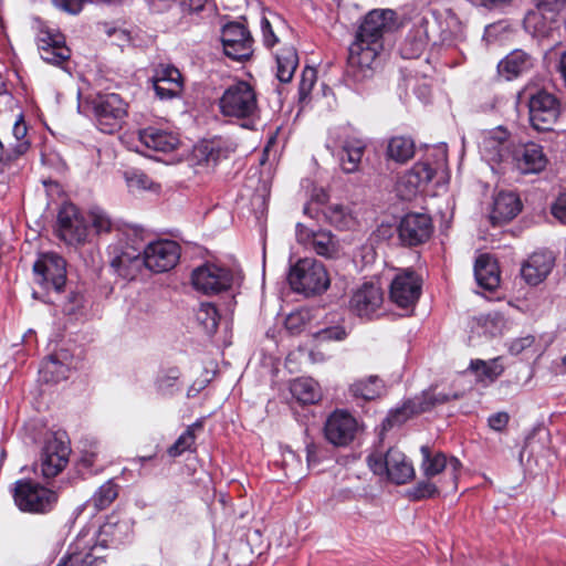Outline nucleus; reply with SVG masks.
<instances>
[{
	"label": "nucleus",
	"mask_w": 566,
	"mask_h": 566,
	"mask_svg": "<svg viewBox=\"0 0 566 566\" xmlns=\"http://www.w3.org/2000/svg\"><path fill=\"white\" fill-rule=\"evenodd\" d=\"M358 430L357 420L345 410H335L325 422L326 439L336 447H346L354 439Z\"/></svg>",
	"instance_id": "obj_19"
},
{
	"label": "nucleus",
	"mask_w": 566,
	"mask_h": 566,
	"mask_svg": "<svg viewBox=\"0 0 566 566\" xmlns=\"http://www.w3.org/2000/svg\"><path fill=\"white\" fill-rule=\"evenodd\" d=\"M12 134L15 138V143L12 144L11 148L8 150L7 160L17 159L24 155L30 148V142L27 139L28 126L22 114L19 115L14 123Z\"/></svg>",
	"instance_id": "obj_41"
},
{
	"label": "nucleus",
	"mask_w": 566,
	"mask_h": 566,
	"mask_svg": "<svg viewBox=\"0 0 566 566\" xmlns=\"http://www.w3.org/2000/svg\"><path fill=\"white\" fill-rule=\"evenodd\" d=\"M221 41L228 57L242 62L252 56L253 39L243 24L239 22L226 24L222 29Z\"/></svg>",
	"instance_id": "obj_14"
},
{
	"label": "nucleus",
	"mask_w": 566,
	"mask_h": 566,
	"mask_svg": "<svg viewBox=\"0 0 566 566\" xmlns=\"http://www.w3.org/2000/svg\"><path fill=\"white\" fill-rule=\"evenodd\" d=\"M90 228L86 219L76 206L63 205L57 214V232L61 240L67 244H78L86 241Z\"/></svg>",
	"instance_id": "obj_15"
},
{
	"label": "nucleus",
	"mask_w": 566,
	"mask_h": 566,
	"mask_svg": "<svg viewBox=\"0 0 566 566\" xmlns=\"http://www.w3.org/2000/svg\"><path fill=\"white\" fill-rule=\"evenodd\" d=\"M317 80V72L312 66H305L298 84V101L304 103L310 96Z\"/></svg>",
	"instance_id": "obj_52"
},
{
	"label": "nucleus",
	"mask_w": 566,
	"mask_h": 566,
	"mask_svg": "<svg viewBox=\"0 0 566 566\" xmlns=\"http://www.w3.org/2000/svg\"><path fill=\"white\" fill-rule=\"evenodd\" d=\"M70 447L57 437L48 439L41 454V472L44 478H54L67 464Z\"/></svg>",
	"instance_id": "obj_23"
},
{
	"label": "nucleus",
	"mask_w": 566,
	"mask_h": 566,
	"mask_svg": "<svg viewBox=\"0 0 566 566\" xmlns=\"http://www.w3.org/2000/svg\"><path fill=\"white\" fill-rule=\"evenodd\" d=\"M210 0H180V8L185 14H197L205 10Z\"/></svg>",
	"instance_id": "obj_60"
},
{
	"label": "nucleus",
	"mask_w": 566,
	"mask_h": 566,
	"mask_svg": "<svg viewBox=\"0 0 566 566\" xmlns=\"http://www.w3.org/2000/svg\"><path fill=\"white\" fill-rule=\"evenodd\" d=\"M535 343L533 335H526L520 338H515L510 343L509 350L512 355H520L523 352L530 349Z\"/></svg>",
	"instance_id": "obj_56"
},
{
	"label": "nucleus",
	"mask_w": 566,
	"mask_h": 566,
	"mask_svg": "<svg viewBox=\"0 0 566 566\" xmlns=\"http://www.w3.org/2000/svg\"><path fill=\"white\" fill-rule=\"evenodd\" d=\"M533 57L523 50H514L499 63V71L507 80L517 77L533 66Z\"/></svg>",
	"instance_id": "obj_36"
},
{
	"label": "nucleus",
	"mask_w": 566,
	"mask_h": 566,
	"mask_svg": "<svg viewBox=\"0 0 566 566\" xmlns=\"http://www.w3.org/2000/svg\"><path fill=\"white\" fill-rule=\"evenodd\" d=\"M474 275L478 284L485 290H495L500 284L496 261L490 254H481L475 260Z\"/></svg>",
	"instance_id": "obj_35"
},
{
	"label": "nucleus",
	"mask_w": 566,
	"mask_h": 566,
	"mask_svg": "<svg viewBox=\"0 0 566 566\" xmlns=\"http://www.w3.org/2000/svg\"><path fill=\"white\" fill-rule=\"evenodd\" d=\"M551 212L560 223L566 224V191L559 193L553 202Z\"/></svg>",
	"instance_id": "obj_57"
},
{
	"label": "nucleus",
	"mask_w": 566,
	"mask_h": 566,
	"mask_svg": "<svg viewBox=\"0 0 566 566\" xmlns=\"http://www.w3.org/2000/svg\"><path fill=\"white\" fill-rule=\"evenodd\" d=\"M433 231L432 220L426 213L411 212L403 216L398 226L402 244L416 247L424 243Z\"/></svg>",
	"instance_id": "obj_18"
},
{
	"label": "nucleus",
	"mask_w": 566,
	"mask_h": 566,
	"mask_svg": "<svg viewBox=\"0 0 566 566\" xmlns=\"http://www.w3.org/2000/svg\"><path fill=\"white\" fill-rule=\"evenodd\" d=\"M99 455L101 451L98 446L94 443L90 447L88 450L83 451L80 463L83 465V468L96 473L103 465L99 463Z\"/></svg>",
	"instance_id": "obj_54"
},
{
	"label": "nucleus",
	"mask_w": 566,
	"mask_h": 566,
	"mask_svg": "<svg viewBox=\"0 0 566 566\" xmlns=\"http://www.w3.org/2000/svg\"><path fill=\"white\" fill-rule=\"evenodd\" d=\"M184 82L179 70L172 65H161L154 76V91L160 99H171L180 95Z\"/></svg>",
	"instance_id": "obj_29"
},
{
	"label": "nucleus",
	"mask_w": 566,
	"mask_h": 566,
	"mask_svg": "<svg viewBox=\"0 0 566 566\" xmlns=\"http://www.w3.org/2000/svg\"><path fill=\"white\" fill-rule=\"evenodd\" d=\"M220 113L226 117L251 118L258 113L254 88L245 81L229 85L219 98Z\"/></svg>",
	"instance_id": "obj_5"
},
{
	"label": "nucleus",
	"mask_w": 566,
	"mask_h": 566,
	"mask_svg": "<svg viewBox=\"0 0 566 566\" xmlns=\"http://www.w3.org/2000/svg\"><path fill=\"white\" fill-rule=\"evenodd\" d=\"M138 140L151 151L171 153L180 145L179 135L168 128L148 126L138 130Z\"/></svg>",
	"instance_id": "obj_25"
},
{
	"label": "nucleus",
	"mask_w": 566,
	"mask_h": 566,
	"mask_svg": "<svg viewBox=\"0 0 566 566\" xmlns=\"http://www.w3.org/2000/svg\"><path fill=\"white\" fill-rule=\"evenodd\" d=\"M180 258V247L172 240H158L150 242L144 249V265L156 273L171 270Z\"/></svg>",
	"instance_id": "obj_13"
},
{
	"label": "nucleus",
	"mask_w": 566,
	"mask_h": 566,
	"mask_svg": "<svg viewBox=\"0 0 566 566\" xmlns=\"http://www.w3.org/2000/svg\"><path fill=\"white\" fill-rule=\"evenodd\" d=\"M428 25L429 19L426 15L413 18L412 28L400 46L403 59H418L426 51L429 43Z\"/></svg>",
	"instance_id": "obj_26"
},
{
	"label": "nucleus",
	"mask_w": 566,
	"mask_h": 566,
	"mask_svg": "<svg viewBox=\"0 0 566 566\" xmlns=\"http://www.w3.org/2000/svg\"><path fill=\"white\" fill-rule=\"evenodd\" d=\"M318 336L321 339L326 340H343L347 333L343 326H333L319 331Z\"/></svg>",
	"instance_id": "obj_61"
},
{
	"label": "nucleus",
	"mask_w": 566,
	"mask_h": 566,
	"mask_svg": "<svg viewBox=\"0 0 566 566\" xmlns=\"http://www.w3.org/2000/svg\"><path fill=\"white\" fill-rule=\"evenodd\" d=\"M470 367L480 380H489L490 382L497 379L504 371L500 358H494L489 361L475 359L471 361Z\"/></svg>",
	"instance_id": "obj_45"
},
{
	"label": "nucleus",
	"mask_w": 566,
	"mask_h": 566,
	"mask_svg": "<svg viewBox=\"0 0 566 566\" xmlns=\"http://www.w3.org/2000/svg\"><path fill=\"white\" fill-rule=\"evenodd\" d=\"M41 59L53 65H62L71 56L64 35L48 27H41L36 35Z\"/></svg>",
	"instance_id": "obj_20"
},
{
	"label": "nucleus",
	"mask_w": 566,
	"mask_h": 566,
	"mask_svg": "<svg viewBox=\"0 0 566 566\" xmlns=\"http://www.w3.org/2000/svg\"><path fill=\"white\" fill-rule=\"evenodd\" d=\"M202 428L201 421H196L192 424L188 426L187 429L178 437L172 446H170L167 450V453L171 458H177L181 455L186 451H190L191 447L196 441V430Z\"/></svg>",
	"instance_id": "obj_46"
},
{
	"label": "nucleus",
	"mask_w": 566,
	"mask_h": 566,
	"mask_svg": "<svg viewBox=\"0 0 566 566\" xmlns=\"http://www.w3.org/2000/svg\"><path fill=\"white\" fill-rule=\"evenodd\" d=\"M527 106L531 126L538 133L552 132L560 116L558 98L546 91H537L530 96Z\"/></svg>",
	"instance_id": "obj_8"
},
{
	"label": "nucleus",
	"mask_w": 566,
	"mask_h": 566,
	"mask_svg": "<svg viewBox=\"0 0 566 566\" xmlns=\"http://www.w3.org/2000/svg\"><path fill=\"white\" fill-rule=\"evenodd\" d=\"M292 396L301 403H316L321 399L318 384L312 378H297L291 384Z\"/></svg>",
	"instance_id": "obj_38"
},
{
	"label": "nucleus",
	"mask_w": 566,
	"mask_h": 566,
	"mask_svg": "<svg viewBox=\"0 0 566 566\" xmlns=\"http://www.w3.org/2000/svg\"><path fill=\"white\" fill-rule=\"evenodd\" d=\"M556 15L547 13L535 6L528 10L523 20V27L534 38H546L554 30Z\"/></svg>",
	"instance_id": "obj_32"
},
{
	"label": "nucleus",
	"mask_w": 566,
	"mask_h": 566,
	"mask_svg": "<svg viewBox=\"0 0 566 566\" xmlns=\"http://www.w3.org/2000/svg\"><path fill=\"white\" fill-rule=\"evenodd\" d=\"M433 179V169L429 163H416L401 175L396 184L397 196L402 200L413 199L421 189Z\"/></svg>",
	"instance_id": "obj_22"
},
{
	"label": "nucleus",
	"mask_w": 566,
	"mask_h": 566,
	"mask_svg": "<svg viewBox=\"0 0 566 566\" xmlns=\"http://www.w3.org/2000/svg\"><path fill=\"white\" fill-rule=\"evenodd\" d=\"M421 470L424 478L434 479L436 476H440L438 481H442L446 494L455 492L458 489V479L462 470L460 460L454 457L447 458L442 452L432 455L427 446L421 447Z\"/></svg>",
	"instance_id": "obj_7"
},
{
	"label": "nucleus",
	"mask_w": 566,
	"mask_h": 566,
	"mask_svg": "<svg viewBox=\"0 0 566 566\" xmlns=\"http://www.w3.org/2000/svg\"><path fill=\"white\" fill-rule=\"evenodd\" d=\"M416 151L415 142L411 137L395 136L389 139L387 146V156L398 164L409 161Z\"/></svg>",
	"instance_id": "obj_39"
},
{
	"label": "nucleus",
	"mask_w": 566,
	"mask_h": 566,
	"mask_svg": "<svg viewBox=\"0 0 566 566\" xmlns=\"http://www.w3.org/2000/svg\"><path fill=\"white\" fill-rule=\"evenodd\" d=\"M133 532L134 522L127 515L114 512L106 517L97 532H93L95 534L93 545L95 548L97 546L118 547L132 539Z\"/></svg>",
	"instance_id": "obj_10"
},
{
	"label": "nucleus",
	"mask_w": 566,
	"mask_h": 566,
	"mask_svg": "<svg viewBox=\"0 0 566 566\" xmlns=\"http://www.w3.org/2000/svg\"><path fill=\"white\" fill-rule=\"evenodd\" d=\"M460 396L454 394L452 396L447 394L424 392L422 398H415L406 401L401 408L390 412L386 421L390 427L405 422L409 417L416 413H421L430 410L437 405H442L451 399H458Z\"/></svg>",
	"instance_id": "obj_21"
},
{
	"label": "nucleus",
	"mask_w": 566,
	"mask_h": 566,
	"mask_svg": "<svg viewBox=\"0 0 566 566\" xmlns=\"http://www.w3.org/2000/svg\"><path fill=\"white\" fill-rule=\"evenodd\" d=\"M535 6L557 17L565 8L566 0H535Z\"/></svg>",
	"instance_id": "obj_59"
},
{
	"label": "nucleus",
	"mask_w": 566,
	"mask_h": 566,
	"mask_svg": "<svg viewBox=\"0 0 566 566\" xmlns=\"http://www.w3.org/2000/svg\"><path fill=\"white\" fill-rule=\"evenodd\" d=\"M448 161V149L444 144L436 145L427 149V158L422 163H429L433 169V177L438 172H443Z\"/></svg>",
	"instance_id": "obj_50"
},
{
	"label": "nucleus",
	"mask_w": 566,
	"mask_h": 566,
	"mask_svg": "<svg viewBox=\"0 0 566 566\" xmlns=\"http://www.w3.org/2000/svg\"><path fill=\"white\" fill-rule=\"evenodd\" d=\"M95 534L91 531H82L73 543L69 546L66 556L57 566H93L96 557L92 552L95 549L93 545Z\"/></svg>",
	"instance_id": "obj_27"
},
{
	"label": "nucleus",
	"mask_w": 566,
	"mask_h": 566,
	"mask_svg": "<svg viewBox=\"0 0 566 566\" xmlns=\"http://www.w3.org/2000/svg\"><path fill=\"white\" fill-rule=\"evenodd\" d=\"M193 156L199 164L216 166L221 159L227 158V153L213 142H206L197 145Z\"/></svg>",
	"instance_id": "obj_44"
},
{
	"label": "nucleus",
	"mask_w": 566,
	"mask_h": 566,
	"mask_svg": "<svg viewBox=\"0 0 566 566\" xmlns=\"http://www.w3.org/2000/svg\"><path fill=\"white\" fill-rule=\"evenodd\" d=\"M367 463L375 474L386 475L396 484H405L415 475L412 463L397 448H390L387 452H371Z\"/></svg>",
	"instance_id": "obj_6"
},
{
	"label": "nucleus",
	"mask_w": 566,
	"mask_h": 566,
	"mask_svg": "<svg viewBox=\"0 0 566 566\" xmlns=\"http://www.w3.org/2000/svg\"><path fill=\"white\" fill-rule=\"evenodd\" d=\"M323 213L326 221L337 229L345 230L355 224L350 210L344 205L332 203L324 209Z\"/></svg>",
	"instance_id": "obj_42"
},
{
	"label": "nucleus",
	"mask_w": 566,
	"mask_h": 566,
	"mask_svg": "<svg viewBox=\"0 0 566 566\" xmlns=\"http://www.w3.org/2000/svg\"><path fill=\"white\" fill-rule=\"evenodd\" d=\"M554 266V256L551 252H535L523 263L521 275L530 285L543 282Z\"/></svg>",
	"instance_id": "obj_31"
},
{
	"label": "nucleus",
	"mask_w": 566,
	"mask_h": 566,
	"mask_svg": "<svg viewBox=\"0 0 566 566\" xmlns=\"http://www.w3.org/2000/svg\"><path fill=\"white\" fill-rule=\"evenodd\" d=\"M296 235L300 242L308 244L312 250L324 258L333 259L338 253L337 243L331 232H311L303 224L296 226Z\"/></svg>",
	"instance_id": "obj_30"
},
{
	"label": "nucleus",
	"mask_w": 566,
	"mask_h": 566,
	"mask_svg": "<svg viewBox=\"0 0 566 566\" xmlns=\"http://www.w3.org/2000/svg\"><path fill=\"white\" fill-rule=\"evenodd\" d=\"M384 390V382L377 376H370L367 379L354 382L349 391L356 399L373 400L381 395Z\"/></svg>",
	"instance_id": "obj_40"
},
{
	"label": "nucleus",
	"mask_w": 566,
	"mask_h": 566,
	"mask_svg": "<svg viewBox=\"0 0 566 566\" xmlns=\"http://www.w3.org/2000/svg\"><path fill=\"white\" fill-rule=\"evenodd\" d=\"M276 61V77L281 83H289L292 81L294 73L298 66L297 51L292 45H285L275 54Z\"/></svg>",
	"instance_id": "obj_37"
},
{
	"label": "nucleus",
	"mask_w": 566,
	"mask_h": 566,
	"mask_svg": "<svg viewBox=\"0 0 566 566\" xmlns=\"http://www.w3.org/2000/svg\"><path fill=\"white\" fill-rule=\"evenodd\" d=\"M336 148L340 149L338 157L343 171L355 172L366 149L365 140L353 134L348 127H343L336 132L333 151Z\"/></svg>",
	"instance_id": "obj_16"
},
{
	"label": "nucleus",
	"mask_w": 566,
	"mask_h": 566,
	"mask_svg": "<svg viewBox=\"0 0 566 566\" xmlns=\"http://www.w3.org/2000/svg\"><path fill=\"white\" fill-rule=\"evenodd\" d=\"M422 291L421 276L411 269L400 270L389 286L390 301L401 308H412Z\"/></svg>",
	"instance_id": "obj_11"
},
{
	"label": "nucleus",
	"mask_w": 566,
	"mask_h": 566,
	"mask_svg": "<svg viewBox=\"0 0 566 566\" xmlns=\"http://www.w3.org/2000/svg\"><path fill=\"white\" fill-rule=\"evenodd\" d=\"M66 358L65 352L49 355L40 366V380L45 384H57L66 379L70 373V367L65 363Z\"/></svg>",
	"instance_id": "obj_33"
},
{
	"label": "nucleus",
	"mask_w": 566,
	"mask_h": 566,
	"mask_svg": "<svg viewBox=\"0 0 566 566\" xmlns=\"http://www.w3.org/2000/svg\"><path fill=\"white\" fill-rule=\"evenodd\" d=\"M54 6L60 8L61 10L71 13L77 14L82 11L83 6L87 2V0H52Z\"/></svg>",
	"instance_id": "obj_58"
},
{
	"label": "nucleus",
	"mask_w": 566,
	"mask_h": 566,
	"mask_svg": "<svg viewBox=\"0 0 566 566\" xmlns=\"http://www.w3.org/2000/svg\"><path fill=\"white\" fill-rule=\"evenodd\" d=\"M397 27V13L391 9H374L365 15L349 46L345 72L349 81L363 83L374 75L373 65L382 50V38Z\"/></svg>",
	"instance_id": "obj_1"
},
{
	"label": "nucleus",
	"mask_w": 566,
	"mask_h": 566,
	"mask_svg": "<svg viewBox=\"0 0 566 566\" xmlns=\"http://www.w3.org/2000/svg\"><path fill=\"white\" fill-rule=\"evenodd\" d=\"M509 421L510 415L506 411H499L489 416L488 426L496 432H503L506 429Z\"/></svg>",
	"instance_id": "obj_55"
},
{
	"label": "nucleus",
	"mask_w": 566,
	"mask_h": 566,
	"mask_svg": "<svg viewBox=\"0 0 566 566\" xmlns=\"http://www.w3.org/2000/svg\"><path fill=\"white\" fill-rule=\"evenodd\" d=\"M522 209V203L514 192H500L493 203L491 220L493 223H504L515 218Z\"/></svg>",
	"instance_id": "obj_34"
},
{
	"label": "nucleus",
	"mask_w": 566,
	"mask_h": 566,
	"mask_svg": "<svg viewBox=\"0 0 566 566\" xmlns=\"http://www.w3.org/2000/svg\"><path fill=\"white\" fill-rule=\"evenodd\" d=\"M316 451H317V448L315 444L306 446V459H307L308 467H311L312 464H314L318 461L317 457H316Z\"/></svg>",
	"instance_id": "obj_64"
},
{
	"label": "nucleus",
	"mask_w": 566,
	"mask_h": 566,
	"mask_svg": "<svg viewBox=\"0 0 566 566\" xmlns=\"http://www.w3.org/2000/svg\"><path fill=\"white\" fill-rule=\"evenodd\" d=\"M118 496V486L112 480L105 482L93 494L90 503L98 511L108 507Z\"/></svg>",
	"instance_id": "obj_47"
},
{
	"label": "nucleus",
	"mask_w": 566,
	"mask_h": 566,
	"mask_svg": "<svg viewBox=\"0 0 566 566\" xmlns=\"http://www.w3.org/2000/svg\"><path fill=\"white\" fill-rule=\"evenodd\" d=\"M444 492L446 489L442 486V481H432V479L424 478L418 481L409 491L408 496L412 501H421L426 499H432L440 493Z\"/></svg>",
	"instance_id": "obj_43"
},
{
	"label": "nucleus",
	"mask_w": 566,
	"mask_h": 566,
	"mask_svg": "<svg viewBox=\"0 0 566 566\" xmlns=\"http://www.w3.org/2000/svg\"><path fill=\"white\" fill-rule=\"evenodd\" d=\"M15 505L22 512L45 514L57 502L56 492L30 479H21L12 489Z\"/></svg>",
	"instance_id": "obj_4"
},
{
	"label": "nucleus",
	"mask_w": 566,
	"mask_h": 566,
	"mask_svg": "<svg viewBox=\"0 0 566 566\" xmlns=\"http://www.w3.org/2000/svg\"><path fill=\"white\" fill-rule=\"evenodd\" d=\"M86 221L98 234L109 232L113 227L109 216L99 208L92 209L87 214Z\"/></svg>",
	"instance_id": "obj_51"
},
{
	"label": "nucleus",
	"mask_w": 566,
	"mask_h": 566,
	"mask_svg": "<svg viewBox=\"0 0 566 566\" xmlns=\"http://www.w3.org/2000/svg\"><path fill=\"white\" fill-rule=\"evenodd\" d=\"M384 303V292L377 283L365 282L352 295L349 308L361 318L378 315Z\"/></svg>",
	"instance_id": "obj_17"
},
{
	"label": "nucleus",
	"mask_w": 566,
	"mask_h": 566,
	"mask_svg": "<svg viewBox=\"0 0 566 566\" xmlns=\"http://www.w3.org/2000/svg\"><path fill=\"white\" fill-rule=\"evenodd\" d=\"M232 271L228 268L206 263L192 271L191 282L197 291L203 294H217L231 287Z\"/></svg>",
	"instance_id": "obj_12"
},
{
	"label": "nucleus",
	"mask_w": 566,
	"mask_h": 566,
	"mask_svg": "<svg viewBox=\"0 0 566 566\" xmlns=\"http://www.w3.org/2000/svg\"><path fill=\"white\" fill-rule=\"evenodd\" d=\"M507 132L505 129H499L495 133H489L488 136L483 138L482 147L484 149L492 150V159H496L501 157V145L506 139Z\"/></svg>",
	"instance_id": "obj_53"
},
{
	"label": "nucleus",
	"mask_w": 566,
	"mask_h": 566,
	"mask_svg": "<svg viewBox=\"0 0 566 566\" xmlns=\"http://www.w3.org/2000/svg\"><path fill=\"white\" fill-rule=\"evenodd\" d=\"M513 0H475V2L489 10H497L510 4Z\"/></svg>",
	"instance_id": "obj_63"
},
{
	"label": "nucleus",
	"mask_w": 566,
	"mask_h": 566,
	"mask_svg": "<svg viewBox=\"0 0 566 566\" xmlns=\"http://www.w3.org/2000/svg\"><path fill=\"white\" fill-rule=\"evenodd\" d=\"M513 159L516 169L521 174H537L547 165V158L543 147L536 143H526L513 150Z\"/></svg>",
	"instance_id": "obj_28"
},
{
	"label": "nucleus",
	"mask_w": 566,
	"mask_h": 566,
	"mask_svg": "<svg viewBox=\"0 0 566 566\" xmlns=\"http://www.w3.org/2000/svg\"><path fill=\"white\" fill-rule=\"evenodd\" d=\"M196 317L206 333L211 335L217 332L220 316L214 304L201 303L197 311Z\"/></svg>",
	"instance_id": "obj_48"
},
{
	"label": "nucleus",
	"mask_w": 566,
	"mask_h": 566,
	"mask_svg": "<svg viewBox=\"0 0 566 566\" xmlns=\"http://www.w3.org/2000/svg\"><path fill=\"white\" fill-rule=\"evenodd\" d=\"M287 280L293 291L307 296L325 292L331 283L324 264L312 258L300 259L292 265Z\"/></svg>",
	"instance_id": "obj_2"
},
{
	"label": "nucleus",
	"mask_w": 566,
	"mask_h": 566,
	"mask_svg": "<svg viewBox=\"0 0 566 566\" xmlns=\"http://www.w3.org/2000/svg\"><path fill=\"white\" fill-rule=\"evenodd\" d=\"M111 268L114 272L125 279L134 280L144 265L140 253L132 247H111Z\"/></svg>",
	"instance_id": "obj_24"
},
{
	"label": "nucleus",
	"mask_w": 566,
	"mask_h": 566,
	"mask_svg": "<svg viewBox=\"0 0 566 566\" xmlns=\"http://www.w3.org/2000/svg\"><path fill=\"white\" fill-rule=\"evenodd\" d=\"M261 30H262L263 42H264L265 46L271 48L275 43H277L279 40H277L276 35L274 34L273 28H272L270 21L265 17H263L261 20Z\"/></svg>",
	"instance_id": "obj_62"
},
{
	"label": "nucleus",
	"mask_w": 566,
	"mask_h": 566,
	"mask_svg": "<svg viewBox=\"0 0 566 566\" xmlns=\"http://www.w3.org/2000/svg\"><path fill=\"white\" fill-rule=\"evenodd\" d=\"M96 127L105 134L122 129L127 117V103L116 93H98L91 101Z\"/></svg>",
	"instance_id": "obj_3"
},
{
	"label": "nucleus",
	"mask_w": 566,
	"mask_h": 566,
	"mask_svg": "<svg viewBox=\"0 0 566 566\" xmlns=\"http://www.w3.org/2000/svg\"><path fill=\"white\" fill-rule=\"evenodd\" d=\"M33 272L35 281L46 290L60 293L66 283V261L55 252L39 254Z\"/></svg>",
	"instance_id": "obj_9"
},
{
	"label": "nucleus",
	"mask_w": 566,
	"mask_h": 566,
	"mask_svg": "<svg viewBox=\"0 0 566 566\" xmlns=\"http://www.w3.org/2000/svg\"><path fill=\"white\" fill-rule=\"evenodd\" d=\"M180 370L177 367L164 370L156 380L157 390L164 396H171L180 390L178 381Z\"/></svg>",
	"instance_id": "obj_49"
}]
</instances>
